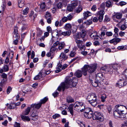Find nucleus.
<instances>
[{"instance_id": "39448f33", "label": "nucleus", "mask_w": 127, "mask_h": 127, "mask_svg": "<svg viewBox=\"0 0 127 127\" xmlns=\"http://www.w3.org/2000/svg\"><path fill=\"white\" fill-rule=\"evenodd\" d=\"M48 99V98L46 97L41 100L40 102L38 104H33L31 105V107L33 109L35 108L39 109L41 107L42 104L45 103Z\"/></svg>"}, {"instance_id": "37998d69", "label": "nucleus", "mask_w": 127, "mask_h": 127, "mask_svg": "<svg viewBox=\"0 0 127 127\" xmlns=\"http://www.w3.org/2000/svg\"><path fill=\"white\" fill-rule=\"evenodd\" d=\"M117 49L119 50H125L126 49V48L125 46H122L118 47Z\"/></svg>"}, {"instance_id": "4c0bfd02", "label": "nucleus", "mask_w": 127, "mask_h": 127, "mask_svg": "<svg viewBox=\"0 0 127 127\" xmlns=\"http://www.w3.org/2000/svg\"><path fill=\"white\" fill-rule=\"evenodd\" d=\"M110 20V18L107 15H105L103 22L105 23H107Z\"/></svg>"}, {"instance_id": "0eeeda50", "label": "nucleus", "mask_w": 127, "mask_h": 127, "mask_svg": "<svg viewBox=\"0 0 127 127\" xmlns=\"http://www.w3.org/2000/svg\"><path fill=\"white\" fill-rule=\"evenodd\" d=\"M93 119L94 120H97L101 122H102L103 121L104 118L102 113L99 112H96L94 113L93 116Z\"/></svg>"}, {"instance_id": "c756f323", "label": "nucleus", "mask_w": 127, "mask_h": 127, "mask_svg": "<svg viewBox=\"0 0 127 127\" xmlns=\"http://www.w3.org/2000/svg\"><path fill=\"white\" fill-rule=\"evenodd\" d=\"M60 59H67V57L66 54H65L64 53H62L60 55Z\"/></svg>"}, {"instance_id": "ddd939ff", "label": "nucleus", "mask_w": 127, "mask_h": 127, "mask_svg": "<svg viewBox=\"0 0 127 127\" xmlns=\"http://www.w3.org/2000/svg\"><path fill=\"white\" fill-rule=\"evenodd\" d=\"M21 118L24 121H29L30 119L29 117L28 116H26L24 115H21L20 116Z\"/></svg>"}, {"instance_id": "4be33fe9", "label": "nucleus", "mask_w": 127, "mask_h": 127, "mask_svg": "<svg viewBox=\"0 0 127 127\" xmlns=\"http://www.w3.org/2000/svg\"><path fill=\"white\" fill-rule=\"evenodd\" d=\"M109 68H110L109 67V66H104V67L101 68V69L102 70H105L107 72H112V69L111 70H108V69H109Z\"/></svg>"}, {"instance_id": "7c9ffc66", "label": "nucleus", "mask_w": 127, "mask_h": 127, "mask_svg": "<svg viewBox=\"0 0 127 127\" xmlns=\"http://www.w3.org/2000/svg\"><path fill=\"white\" fill-rule=\"evenodd\" d=\"M86 32L85 30H82L80 32V35L81 37H84L86 35Z\"/></svg>"}, {"instance_id": "cd10ccee", "label": "nucleus", "mask_w": 127, "mask_h": 127, "mask_svg": "<svg viewBox=\"0 0 127 127\" xmlns=\"http://www.w3.org/2000/svg\"><path fill=\"white\" fill-rule=\"evenodd\" d=\"M67 101L68 103L74 102V100L71 96H68L67 98Z\"/></svg>"}, {"instance_id": "e433bc0d", "label": "nucleus", "mask_w": 127, "mask_h": 127, "mask_svg": "<svg viewBox=\"0 0 127 127\" xmlns=\"http://www.w3.org/2000/svg\"><path fill=\"white\" fill-rule=\"evenodd\" d=\"M107 98V96L105 95H103L101 96V101L104 102L105 101V99Z\"/></svg>"}, {"instance_id": "f704fd0d", "label": "nucleus", "mask_w": 127, "mask_h": 127, "mask_svg": "<svg viewBox=\"0 0 127 127\" xmlns=\"http://www.w3.org/2000/svg\"><path fill=\"white\" fill-rule=\"evenodd\" d=\"M45 17L46 19H49L51 18V16L50 13L48 12H46V13Z\"/></svg>"}, {"instance_id": "20e7f679", "label": "nucleus", "mask_w": 127, "mask_h": 127, "mask_svg": "<svg viewBox=\"0 0 127 127\" xmlns=\"http://www.w3.org/2000/svg\"><path fill=\"white\" fill-rule=\"evenodd\" d=\"M87 99L88 102L93 107L96 106L97 104L96 101V96L94 93L88 95Z\"/></svg>"}, {"instance_id": "603ef678", "label": "nucleus", "mask_w": 127, "mask_h": 127, "mask_svg": "<svg viewBox=\"0 0 127 127\" xmlns=\"http://www.w3.org/2000/svg\"><path fill=\"white\" fill-rule=\"evenodd\" d=\"M105 34V32H101L100 36H99V38L101 39H103L104 38V37H104Z\"/></svg>"}, {"instance_id": "a18cd8bd", "label": "nucleus", "mask_w": 127, "mask_h": 127, "mask_svg": "<svg viewBox=\"0 0 127 127\" xmlns=\"http://www.w3.org/2000/svg\"><path fill=\"white\" fill-rule=\"evenodd\" d=\"M73 8H74L72 6L71 4L70 5H68L67 7V10L70 11H72Z\"/></svg>"}, {"instance_id": "8fccbe9b", "label": "nucleus", "mask_w": 127, "mask_h": 127, "mask_svg": "<svg viewBox=\"0 0 127 127\" xmlns=\"http://www.w3.org/2000/svg\"><path fill=\"white\" fill-rule=\"evenodd\" d=\"M121 127H127V120L124 122L122 124Z\"/></svg>"}, {"instance_id": "1a4fd4ad", "label": "nucleus", "mask_w": 127, "mask_h": 127, "mask_svg": "<svg viewBox=\"0 0 127 127\" xmlns=\"http://www.w3.org/2000/svg\"><path fill=\"white\" fill-rule=\"evenodd\" d=\"M127 84L126 81H125L123 79H120L118 83L116 84V87L121 88L126 86Z\"/></svg>"}, {"instance_id": "2f4dec72", "label": "nucleus", "mask_w": 127, "mask_h": 127, "mask_svg": "<svg viewBox=\"0 0 127 127\" xmlns=\"http://www.w3.org/2000/svg\"><path fill=\"white\" fill-rule=\"evenodd\" d=\"M106 6L108 7H112V4L110 1H107L106 3Z\"/></svg>"}, {"instance_id": "680f3d73", "label": "nucleus", "mask_w": 127, "mask_h": 127, "mask_svg": "<svg viewBox=\"0 0 127 127\" xmlns=\"http://www.w3.org/2000/svg\"><path fill=\"white\" fill-rule=\"evenodd\" d=\"M113 34L111 32H107L106 33V35L108 36H110L112 35Z\"/></svg>"}, {"instance_id": "0e129e2a", "label": "nucleus", "mask_w": 127, "mask_h": 127, "mask_svg": "<svg viewBox=\"0 0 127 127\" xmlns=\"http://www.w3.org/2000/svg\"><path fill=\"white\" fill-rule=\"evenodd\" d=\"M61 20L64 23L66 22L68 20L67 18V17L65 16L63 17Z\"/></svg>"}, {"instance_id": "bb28decb", "label": "nucleus", "mask_w": 127, "mask_h": 127, "mask_svg": "<svg viewBox=\"0 0 127 127\" xmlns=\"http://www.w3.org/2000/svg\"><path fill=\"white\" fill-rule=\"evenodd\" d=\"M71 33V31L70 30H68L66 32H63V35L64 36H69L70 35Z\"/></svg>"}, {"instance_id": "5fc2aeb1", "label": "nucleus", "mask_w": 127, "mask_h": 127, "mask_svg": "<svg viewBox=\"0 0 127 127\" xmlns=\"http://www.w3.org/2000/svg\"><path fill=\"white\" fill-rule=\"evenodd\" d=\"M76 53L75 52L72 51L70 53V56L71 57H73L75 56Z\"/></svg>"}, {"instance_id": "58836bf2", "label": "nucleus", "mask_w": 127, "mask_h": 127, "mask_svg": "<svg viewBox=\"0 0 127 127\" xmlns=\"http://www.w3.org/2000/svg\"><path fill=\"white\" fill-rule=\"evenodd\" d=\"M32 119L34 121H36L38 119V116L37 115H34L32 114Z\"/></svg>"}, {"instance_id": "de8ad7c7", "label": "nucleus", "mask_w": 127, "mask_h": 127, "mask_svg": "<svg viewBox=\"0 0 127 127\" xmlns=\"http://www.w3.org/2000/svg\"><path fill=\"white\" fill-rule=\"evenodd\" d=\"M29 8H26L23 10V14L24 15H27L29 12Z\"/></svg>"}, {"instance_id": "f8f14e48", "label": "nucleus", "mask_w": 127, "mask_h": 127, "mask_svg": "<svg viewBox=\"0 0 127 127\" xmlns=\"http://www.w3.org/2000/svg\"><path fill=\"white\" fill-rule=\"evenodd\" d=\"M122 16V14L121 13H117L112 17V18L115 21L118 22L116 20L115 18H116L117 19H120L121 18Z\"/></svg>"}, {"instance_id": "f257e3e1", "label": "nucleus", "mask_w": 127, "mask_h": 127, "mask_svg": "<svg viewBox=\"0 0 127 127\" xmlns=\"http://www.w3.org/2000/svg\"><path fill=\"white\" fill-rule=\"evenodd\" d=\"M73 75V73L71 72L70 76H67L66 77L64 82L61 83L60 85L58 88L57 90L60 91L62 88L63 91H64L65 89L68 88L69 87H74L76 86L78 83L77 79L75 78L71 80L70 77H72Z\"/></svg>"}, {"instance_id": "c9c22d12", "label": "nucleus", "mask_w": 127, "mask_h": 127, "mask_svg": "<svg viewBox=\"0 0 127 127\" xmlns=\"http://www.w3.org/2000/svg\"><path fill=\"white\" fill-rule=\"evenodd\" d=\"M71 27L72 26L71 24L69 23L66 24L64 26L65 28L66 29H70Z\"/></svg>"}, {"instance_id": "4468645a", "label": "nucleus", "mask_w": 127, "mask_h": 127, "mask_svg": "<svg viewBox=\"0 0 127 127\" xmlns=\"http://www.w3.org/2000/svg\"><path fill=\"white\" fill-rule=\"evenodd\" d=\"M93 116L92 111H90V113H84V116L87 118H91L92 117H93Z\"/></svg>"}, {"instance_id": "3c124183", "label": "nucleus", "mask_w": 127, "mask_h": 127, "mask_svg": "<svg viewBox=\"0 0 127 127\" xmlns=\"http://www.w3.org/2000/svg\"><path fill=\"white\" fill-rule=\"evenodd\" d=\"M3 69L5 72L8 71L9 69L8 65H5L3 67Z\"/></svg>"}, {"instance_id": "473e14b6", "label": "nucleus", "mask_w": 127, "mask_h": 127, "mask_svg": "<svg viewBox=\"0 0 127 127\" xmlns=\"http://www.w3.org/2000/svg\"><path fill=\"white\" fill-rule=\"evenodd\" d=\"M78 4L77 1L76 0H75L72 1L71 4L72 5V6L74 8L77 6Z\"/></svg>"}, {"instance_id": "7ed1b4c3", "label": "nucleus", "mask_w": 127, "mask_h": 127, "mask_svg": "<svg viewBox=\"0 0 127 127\" xmlns=\"http://www.w3.org/2000/svg\"><path fill=\"white\" fill-rule=\"evenodd\" d=\"M97 64L93 63L90 65H85L82 68V71L84 76H86L87 74V71L90 73L93 72L97 68Z\"/></svg>"}, {"instance_id": "6ab92c4d", "label": "nucleus", "mask_w": 127, "mask_h": 127, "mask_svg": "<svg viewBox=\"0 0 127 127\" xmlns=\"http://www.w3.org/2000/svg\"><path fill=\"white\" fill-rule=\"evenodd\" d=\"M74 75L77 77L80 78L82 76V73L81 71L77 70L75 72Z\"/></svg>"}, {"instance_id": "a211bd4d", "label": "nucleus", "mask_w": 127, "mask_h": 127, "mask_svg": "<svg viewBox=\"0 0 127 127\" xmlns=\"http://www.w3.org/2000/svg\"><path fill=\"white\" fill-rule=\"evenodd\" d=\"M111 67H112L113 69L117 70L118 69L120 68V66L119 64H111Z\"/></svg>"}, {"instance_id": "dca6fc26", "label": "nucleus", "mask_w": 127, "mask_h": 127, "mask_svg": "<svg viewBox=\"0 0 127 127\" xmlns=\"http://www.w3.org/2000/svg\"><path fill=\"white\" fill-rule=\"evenodd\" d=\"M32 108L31 107H28L26 108L24 111H23L22 113V114L24 115H27L29 113L30 110Z\"/></svg>"}, {"instance_id": "6e6d98bb", "label": "nucleus", "mask_w": 127, "mask_h": 127, "mask_svg": "<svg viewBox=\"0 0 127 127\" xmlns=\"http://www.w3.org/2000/svg\"><path fill=\"white\" fill-rule=\"evenodd\" d=\"M45 3L44 2H43V3H41L40 5V8L41 9L43 10V9L45 8Z\"/></svg>"}, {"instance_id": "72a5a7b5", "label": "nucleus", "mask_w": 127, "mask_h": 127, "mask_svg": "<svg viewBox=\"0 0 127 127\" xmlns=\"http://www.w3.org/2000/svg\"><path fill=\"white\" fill-rule=\"evenodd\" d=\"M84 111V113H90V111H92L91 108L89 107L85 108Z\"/></svg>"}, {"instance_id": "f3484780", "label": "nucleus", "mask_w": 127, "mask_h": 127, "mask_svg": "<svg viewBox=\"0 0 127 127\" xmlns=\"http://www.w3.org/2000/svg\"><path fill=\"white\" fill-rule=\"evenodd\" d=\"M91 13L88 11L86 12H85L83 13L84 18L85 19H86L89 16H91Z\"/></svg>"}, {"instance_id": "13d9d810", "label": "nucleus", "mask_w": 127, "mask_h": 127, "mask_svg": "<svg viewBox=\"0 0 127 127\" xmlns=\"http://www.w3.org/2000/svg\"><path fill=\"white\" fill-rule=\"evenodd\" d=\"M127 4L126 2L124 1H121L119 2V4L121 6L126 5Z\"/></svg>"}, {"instance_id": "4d7b16f0", "label": "nucleus", "mask_w": 127, "mask_h": 127, "mask_svg": "<svg viewBox=\"0 0 127 127\" xmlns=\"http://www.w3.org/2000/svg\"><path fill=\"white\" fill-rule=\"evenodd\" d=\"M103 76L102 74L101 73H98L96 75V77H99V78H102Z\"/></svg>"}, {"instance_id": "aec40b11", "label": "nucleus", "mask_w": 127, "mask_h": 127, "mask_svg": "<svg viewBox=\"0 0 127 127\" xmlns=\"http://www.w3.org/2000/svg\"><path fill=\"white\" fill-rule=\"evenodd\" d=\"M24 0H18V5L20 8H22L24 5Z\"/></svg>"}, {"instance_id": "6e6552de", "label": "nucleus", "mask_w": 127, "mask_h": 127, "mask_svg": "<svg viewBox=\"0 0 127 127\" xmlns=\"http://www.w3.org/2000/svg\"><path fill=\"white\" fill-rule=\"evenodd\" d=\"M77 44V46L80 50L83 49L85 47L84 45H83L82 41L79 39L78 38H76L75 41Z\"/></svg>"}, {"instance_id": "5701e85b", "label": "nucleus", "mask_w": 127, "mask_h": 127, "mask_svg": "<svg viewBox=\"0 0 127 127\" xmlns=\"http://www.w3.org/2000/svg\"><path fill=\"white\" fill-rule=\"evenodd\" d=\"M65 44L64 42H62L59 43L58 47L59 50H61L63 49L65 46Z\"/></svg>"}, {"instance_id": "c85d7f7f", "label": "nucleus", "mask_w": 127, "mask_h": 127, "mask_svg": "<svg viewBox=\"0 0 127 127\" xmlns=\"http://www.w3.org/2000/svg\"><path fill=\"white\" fill-rule=\"evenodd\" d=\"M91 82L92 83L93 86L95 87H97L98 86L99 83V81L96 80H95L94 82H92V81H91Z\"/></svg>"}, {"instance_id": "09e8293b", "label": "nucleus", "mask_w": 127, "mask_h": 127, "mask_svg": "<svg viewBox=\"0 0 127 127\" xmlns=\"http://www.w3.org/2000/svg\"><path fill=\"white\" fill-rule=\"evenodd\" d=\"M63 32L62 31H57V34L56 35L58 36H61L62 35H63Z\"/></svg>"}, {"instance_id": "f03ea898", "label": "nucleus", "mask_w": 127, "mask_h": 127, "mask_svg": "<svg viewBox=\"0 0 127 127\" xmlns=\"http://www.w3.org/2000/svg\"><path fill=\"white\" fill-rule=\"evenodd\" d=\"M74 106V109L76 111L81 112L84 111L85 108L84 104L83 103L79 102H76L74 104H70L68 108V111H69L71 115H73V107Z\"/></svg>"}, {"instance_id": "a878e982", "label": "nucleus", "mask_w": 127, "mask_h": 127, "mask_svg": "<svg viewBox=\"0 0 127 127\" xmlns=\"http://www.w3.org/2000/svg\"><path fill=\"white\" fill-rule=\"evenodd\" d=\"M37 15V14H34L33 11H32L29 16L32 19H34L36 17Z\"/></svg>"}, {"instance_id": "b1692460", "label": "nucleus", "mask_w": 127, "mask_h": 127, "mask_svg": "<svg viewBox=\"0 0 127 127\" xmlns=\"http://www.w3.org/2000/svg\"><path fill=\"white\" fill-rule=\"evenodd\" d=\"M62 65L61 64H60L58 65L57 67V70L55 71L56 73H58L60 72L62 69Z\"/></svg>"}, {"instance_id": "412c9836", "label": "nucleus", "mask_w": 127, "mask_h": 127, "mask_svg": "<svg viewBox=\"0 0 127 127\" xmlns=\"http://www.w3.org/2000/svg\"><path fill=\"white\" fill-rule=\"evenodd\" d=\"M8 108L10 109H13L15 108L16 107V105L15 103H11L10 104L7 103L6 105Z\"/></svg>"}, {"instance_id": "774afa93", "label": "nucleus", "mask_w": 127, "mask_h": 127, "mask_svg": "<svg viewBox=\"0 0 127 127\" xmlns=\"http://www.w3.org/2000/svg\"><path fill=\"white\" fill-rule=\"evenodd\" d=\"M91 9L92 11H95L96 9V5H93Z\"/></svg>"}, {"instance_id": "79ce46f5", "label": "nucleus", "mask_w": 127, "mask_h": 127, "mask_svg": "<svg viewBox=\"0 0 127 127\" xmlns=\"http://www.w3.org/2000/svg\"><path fill=\"white\" fill-rule=\"evenodd\" d=\"M82 10V8L81 6H78L76 10V12L77 13H80Z\"/></svg>"}, {"instance_id": "c03bdc74", "label": "nucleus", "mask_w": 127, "mask_h": 127, "mask_svg": "<svg viewBox=\"0 0 127 127\" xmlns=\"http://www.w3.org/2000/svg\"><path fill=\"white\" fill-rule=\"evenodd\" d=\"M13 37H15L16 39H19L20 36L18 33H13Z\"/></svg>"}, {"instance_id": "e2e57ef3", "label": "nucleus", "mask_w": 127, "mask_h": 127, "mask_svg": "<svg viewBox=\"0 0 127 127\" xmlns=\"http://www.w3.org/2000/svg\"><path fill=\"white\" fill-rule=\"evenodd\" d=\"M42 33V32L40 30H37V35L38 36H40L41 35Z\"/></svg>"}, {"instance_id": "bf43d9fd", "label": "nucleus", "mask_w": 127, "mask_h": 127, "mask_svg": "<svg viewBox=\"0 0 127 127\" xmlns=\"http://www.w3.org/2000/svg\"><path fill=\"white\" fill-rule=\"evenodd\" d=\"M60 117V115L57 114H56L53 116V117L54 119H56L57 118H59Z\"/></svg>"}, {"instance_id": "ea45409f", "label": "nucleus", "mask_w": 127, "mask_h": 127, "mask_svg": "<svg viewBox=\"0 0 127 127\" xmlns=\"http://www.w3.org/2000/svg\"><path fill=\"white\" fill-rule=\"evenodd\" d=\"M77 122L80 127H85V125L83 122H79V121H78Z\"/></svg>"}, {"instance_id": "a19ab883", "label": "nucleus", "mask_w": 127, "mask_h": 127, "mask_svg": "<svg viewBox=\"0 0 127 127\" xmlns=\"http://www.w3.org/2000/svg\"><path fill=\"white\" fill-rule=\"evenodd\" d=\"M97 14L99 15V16H103L104 13V12L103 10H101L97 12Z\"/></svg>"}, {"instance_id": "69168bd1", "label": "nucleus", "mask_w": 127, "mask_h": 127, "mask_svg": "<svg viewBox=\"0 0 127 127\" xmlns=\"http://www.w3.org/2000/svg\"><path fill=\"white\" fill-rule=\"evenodd\" d=\"M62 4L60 2L57 4V7L58 8H60L62 7Z\"/></svg>"}, {"instance_id": "9d476101", "label": "nucleus", "mask_w": 127, "mask_h": 127, "mask_svg": "<svg viewBox=\"0 0 127 127\" xmlns=\"http://www.w3.org/2000/svg\"><path fill=\"white\" fill-rule=\"evenodd\" d=\"M121 40V39L118 38H114L109 41V42L111 43H114V45L117 44Z\"/></svg>"}, {"instance_id": "49530a36", "label": "nucleus", "mask_w": 127, "mask_h": 127, "mask_svg": "<svg viewBox=\"0 0 127 127\" xmlns=\"http://www.w3.org/2000/svg\"><path fill=\"white\" fill-rule=\"evenodd\" d=\"M92 20H87L84 23L86 24L87 25H89L92 24Z\"/></svg>"}, {"instance_id": "2eb2a0df", "label": "nucleus", "mask_w": 127, "mask_h": 127, "mask_svg": "<svg viewBox=\"0 0 127 127\" xmlns=\"http://www.w3.org/2000/svg\"><path fill=\"white\" fill-rule=\"evenodd\" d=\"M43 78L42 74L41 72H39V74L34 78V80L41 79Z\"/></svg>"}, {"instance_id": "423d86ee", "label": "nucleus", "mask_w": 127, "mask_h": 127, "mask_svg": "<svg viewBox=\"0 0 127 127\" xmlns=\"http://www.w3.org/2000/svg\"><path fill=\"white\" fill-rule=\"evenodd\" d=\"M125 108H126L125 106L121 105H116L115 107V110L121 114L123 115V116L126 114L124 110Z\"/></svg>"}, {"instance_id": "864d4df0", "label": "nucleus", "mask_w": 127, "mask_h": 127, "mask_svg": "<svg viewBox=\"0 0 127 127\" xmlns=\"http://www.w3.org/2000/svg\"><path fill=\"white\" fill-rule=\"evenodd\" d=\"M67 18L68 20L70 21L72 18V15L70 14H69L67 16Z\"/></svg>"}, {"instance_id": "052dcab7", "label": "nucleus", "mask_w": 127, "mask_h": 127, "mask_svg": "<svg viewBox=\"0 0 127 127\" xmlns=\"http://www.w3.org/2000/svg\"><path fill=\"white\" fill-rule=\"evenodd\" d=\"M126 25L124 24L122 25L121 27V30L123 31L126 29Z\"/></svg>"}, {"instance_id": "338daca9", "label": "nucleus", "mask_w": 127, "mask_h": 127, "mask_svg": "<svg viewBox=\"0 0 127 127\" xmlns=\"http://www.w3.org/2000/svg\"><path fill=\"white\" fill-rule=\"evenodd\" d=\"M14 127H20V124L16 122H15L14 124Z\"/></svg>"}, {"instance_id": "393cba45", "label": "nucleus", "mask_w": 127, "mask_h": 127, "mask_svg": "<svg viewBox=\"0 0 127 127\" xmlns=\"http://www.w3.org/2000/svg\"><path fill=\"white\" fill-rule=\"evenodd\" d=\"M122 115V114H121L119 113L118 112L115 110L114 112V116L116 118H121V117L120 115Z\"/></svg>"}, {"instance_id": "9b49d317", "label": "nucleus", "mask_w": 127, "mask_h": 127, "mask_svg": "<svg viewBox=\"0 0 127 127\" xmlns=\"http://www.w3.org/2000/svg\"><path fill=\"white\" fill-rule=\"evenodd\" d=\"M90 37L95 40H97L99 38V36L97 34L96 31L93 32L90 35Z\"/></svg>"}]
</instances>
